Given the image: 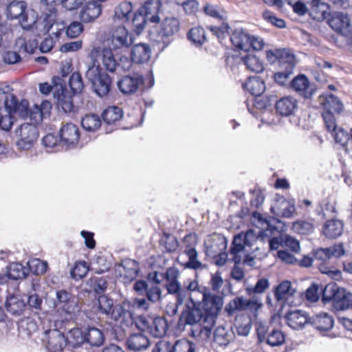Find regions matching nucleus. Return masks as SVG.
Segmentation results:
<instances>
[{
    "mask_svg": "<svg viewBox=\"0 0 352 352\" xmlns=\"http://www.w3.org/2000/svg\"><path fill=\"white\" fill-rule=\"evenodd\" d=\"M190 298L192 302V306H186V309L182 311L179 318L178 326L179 327H184L187 324L193 325L199 323L202 329L206 331V334H210L214 327H208L204 324L205 314L201 308L195 305V302H193L192 297H190Z\"/></svg>",
    "mask_w": 352,
    "mask_h": 352,
    "instance_id": "nucleus-10",
    "label": "nucleus"
},
{
    "mask_svg": "<svg viewBox=\"0 0 352 352\" xmlns=\"http://www.w3.org/2000/svg\"><path fill=\"white\" fill-rule=\"evenodd\" d=\"M161 9V0H146L139 10L147 17L148 21L159 23L160 21L159 14Z\"/></svg>",
    "mask_w": 352,
    "mask_h": 352,
    "instance_id": "nucleus-24",
    "label": "nucleus"
},
{
    "mask_svg": "<svg viewBox=\"0 0 352 352\" xmlns=\"http://www.w3.org/2000/svg\"><path fill=\"white\" fill-rule=\"evenodd\" d=\"M52 85L48 82H43L39 85V90L44 95L49 94L51 91L54 95L56 90L59 89L60 85H63V79L58 76H54L52 79Z\"/></svg>",
    "mask_w": 352,
    "mask_h": 352,
    "instance_id": "nucleus-58",
    "label": "nucleus"
},
{
    "mask_svg": "<svg viewBox=\"0 0 352 352\" xmlns=\"http://www.w3.org/2000/svg\"><path fill=\"white\" fill-rule=\"evenodd\" d=\"M320 103L323 111L340 114L344 109L342 101L333 94H324L320 96Z\"/></svg>",
    "mask_w": 352,
    "mask_h": 352,
    "instance_id": "nucleus-27",
    "label": "nucleus"
},
{
    "mask_svg": "<svg viewBox=\"0 0 352 352\" xmlns=\"http://www.w3.org/2000/svg\"><path fill=\"white\" fill-rule=\"evenodd\" d=\"M287 324L294 329H302L307 323L310 322L311 318L300 310L289 311L285 316Z\"/></svg>",
    "mask_w": 352,
    "mask_h": 352,
    "instance_id": "nucleus-31",
    "label": "nucleus"
},
{
    "mask_svg": "<svg viewBox=\"0 0 352 352\" xmlns=\"http://www.w3.org/2000/svg\"><path fill=\"white\" fill-rule=\"evenodd\" d=\"M5 107L9 114L19 112L20 114L27 113L28 111V102H19L17 97L13 94L7 96L5 99Z\"/></svg>",
    "mask_w": 352,
    "mask_h": 352,
    "instance_id": "nucleus-36",
    "label": "nucleus"
},
{
    "mask_svg": "<svg viewBox=\"0 0 352 352\" xmlns=\"http://www.w3.org/2000/svg\"><path fill=\"white\" fill-rule=\"evenodd\" d=\"M227 241L224 237L216 236L208 239L205 242V254L208 257L214 256L216 254L226 250Z\"/></svg>",
    "mask_w": 352,
    "mask_h": 352,
    "instance_id": "nucleus-30",
    "label": "nucleus"
},
{
    "mask_svg": "<svg viewBox=\"0 0 352 352\" xmlns=\"http://www.w3.org/2000/svg\"><path fill=\"white\" fill-rule=\"evenodd\" d=\"M261 306L262 303L257 299H245L242 296H236L226 305L225 310L231 316L236 312L248 309L257 311Z\"/></svg>",
    "mask_w": 352,
    "mask_h": 352,
    "instance_id": "nucleus-14",
    "label": "nucleus"
},
{
    "mask_svg": "<svg viewBox=\"0 0 352 352\" xmlns=\"http://www.w3.org/2000/svg\"><path fill=\"white\" fill-rule=\"evenodd\" d=\"M51 109V103L47 100L43 101L36 111L30 112L31 120H34L36 123L41 122L44 118L50 115Z\"/></svg>",
    "mask_w": 352,
    "mask_h": 352,
    "instance_id": "nucleus-54",
    "label": "nucleus"
},
{
    "mask_svg": "<svg viewBox=\"0 0 352 352\" xmlns=\"http://www.w3.org/2000/svg\"><path fill=\"white\" fill-rule=\"evenodd\" d=\"M123 276L129 280L134 279L138 275V263L134 260H128L123 263Z\"/></svg>",
    "mask_w": 352,
    "mask_h": 352,
    "instance_id": "nucleus-60",
    "label": "nucleus"
},
{
    "mask_svg": "<svg viewBox=\"0 0 352 352\" xmlns=\"http://www.w3.org/2000/svg\"><path fill=\"white\" fill-rule=\"evenodd\" d=\"M151 50L148 45L144 43L136 44L133 46L131 52V63L138 64L147 62L151 57Z\"/></svg>",
    "mask_w": 352,
    "mask_h": 352,
    "instance_id": "nucleus-32",
    "label": "nucleus"
},
{
    "mask_svg": "<svg viewBox=\"0 0 352 352\" xmlns=\"http://www.w3.org/2000/svg\"><path fill=\"white\" fill-rule=\"evenodd\" d=\"M122 116V109L116 106L107 107L102 113L104 122L109 125L115 124Z\"/></svg>",
    "mask_w": 352,
    "mask_h": 352,
    "instance_id": "nucleus-45",
    "label": "nucleus"
},
{
    "mask_svg": "<svg viewBox=\"0 0 352 352\" xmlns=\"http://www.w3.org/2000/svg\"><path fill=\"white\" fill-rule=\"evenodd\" d=\"M54 98L57 100L58 107L64 112L70 113L75 111L73 95L68 91L64 84L60 85L59 89L56 91Z\"/></svg>",
    "mask_w": 352,
    "mask_h": 352,
    "instance_id": "nucleus-22",
    "label": "nucleus"
},
{
    "mask_svg": "<svg viewBox=\"0 0 352 352\" xmlns=\"http://www.w3.org/2000/svg\"><path fill=\"white\" fill-rule=\"evenodd\" d=\"M113 50L109 47L102 50V64L104 69L110 72H115L117 67H120L124 71L129 70L132 65L129 59L126 57H121L120 63H117L112 52Z\"/></svg>",
    "mask_w": 352,
    "mask_h": 352,
    "instance_id": "nucleus-17",
    "label": "nucleus"
},
{
    "mask_svg": "<svg viewBox=\"0 0 352 352\" xmlns=\"http://www.w3.org/2000/svg\"><path fill=\"white\" fill-rule=\"evenodd\" d=\"M131 21L129 20L128 23H131V28L138 34H140L145 28L146 21H148L147 17L140 12L133 13Z\"/></svg>",
    "mask_w": 352,
    "mask_h": 352,
    "instance_id": "nucleus-50",
    "label": "nucleus"
},
{
    "mask_svg": "<svg viewBox=\"0 0 352 352\" xmlns=\"http://www.w3.org/2000/svg\"><path fill=\"white\" fill-rule=\"evenodd\" d=\"M268 57H274L280 65H285V68L295 67V56L286 49H276L267 52Z\"/></svg>",
    "mask_w": 352,
    "mask_h": 352,
    "instance_id": "nucleus-35",
    "label": "nucleus"
},
{
    "mask_svg": "<svg viewBox=\"0 0 352 352\" xmlns=\"http://www.w3.org/2000/svg\"><path fill=\"white\" fill-rule=\"evenodd\" d=\"M307 3L309 4L311 14L314 19L322 21L326 18L327 12L322 9L324 7L322 0H309Z\"/></svg>",
    "mask_w": 352,
    "mask_h": 352,
    "instance_id": "nucleus-52",
    "label": "nucleus"
},
{
    "mask_svg": "<svg viewBox=\"0 0 352 352\" xmlns=\"http://www.w3.org/2000/svg\"><path fill=\"white\" fill-rule=\"evenodd\" d=\"M85 332L78 327H74L70 329L66 337L67 344L71 345L73 348L80 346L85 342Z\"/></svg>",
    "mask_w": 352,
    "mask_h": 352,
    "instance_id": "nucleus-46",
    "label": "nucleus"
},
{
    "mask_svg": "<svg viewBox=\"0 0 352 352\" xmlns=\"http://www.w3.org/2000/svg\"><path fill=\"white\" fill-rule=\"evenodd\" d=\"M296 292L292 288V283L289 280H283L275 288L274 298L276 301H283L289 303V298L292 297Z\"/></svg>",
    "mask_w": 352,
    "mask_h": 352,
    "instance_id": "nucleus-37",
    "label": "nucleus"
},
{
    "mask_svg": "<svg viewBox=\"0 0 352 352\" xmlns=\"http://www.w3.org/2000/svg\"><path fill=\"white\" fill-rule=\"evenodd\" d=\"M184 254L188 260L184 264L185 268L197 270L202 267V263L198 260V252L196 250L198 243L197 235L195 233L186 234L182 240Z\"/></svg>",
    "mask_w": 352,
    "mask_h": 352,
    "instance_id": "nucleus-12",
    "label": "nucleus"
},
{
    "mask_svg": "<svg viewBox=\"0 0 352 352\" xmlns=\"http://www.w3.org/2000/svg\"><path fill=\"white\" fill-rule=\"evenodd\" d=\"M333 318L327 313H320L310 319L311 324L320 331H327L333 326Z\"/></svg>",
    "mask_w": 352,
    "mask_h": 352,
    "instance_id": "nucleus-38",
    "label": "nucleus"
},
{
    "mask_svg": "<svg viewBox=\"0 0 352 352\" xmlns=\"http://www.w3.org/2000/svg\"><path fill=\"white\" fill-rule=\"evenodd\" d=\"M243 87L254 96H261L265 90V82L258 76L249 77L243 84Z\"/></svg>",
    "mask_w": 352,
    "mask_h": 352,
    "instance_id": "nucleus-40",
    "label": "nucleus"
},
{
    "mask_svg": "<svg viewBox=\"0 0 352 352\" xmlns=\"http://www.w3.org/2000/svg\"><path fill=\"white\" fill-rule=\"evenodd\" d=\"M16 47L21 53L32 54L38 46L36 38L31 39V36L24 34L18 38L15 43Z\"/></svg>",
    "mask_w": 352,
    "mask_h": 352,
    "instance_id": "nucleus-43",
    "label": "nucleus"
},
{
    "mask_svg": "<svg viewBox=\"0 0 352 352\" xmlns=\"http://www.w3.org/2000/svg\"><path fill=\"white\" fill-rule=\"evenodd\" d=\"M15 133L19 137L16 144L21 150L31 148L38 138V130L35 124H22Z\"/></svg>",
    "mask_w": 352,
    "mask_h": 352,
    "instance_id": "nucleus-13",
    "label": "nucleus"
},
{
    "mask_svg": "<svg viewBox=\"0 0 352 352\" xmlns=\"http://www.w3.org/2000/svg\"><path fill=\"white\" fill-rule=\"evenodd\" d=\"M250 235H252V233L247 232L245 234L241 233L234 236L230 253L233 256L232 260L235 263H239L241 261V256H238V254L244 250L245 246L251 245L248 240Z\"/></svg>",
    "mask_w": 352,
    "mask_h": 352,
    "instance_id": "nucleus-26",
    "label": "nucleus"
},
{
    "mask_svg": "<svg viewBox=\"0 0 352 352\" xmlns=\"http://www.w3.org/2000/svg\"><path fill=\"white\" fill-rule=\"evenodd\" d=\"M43 4V14L45 16V20L50 25L48 27L52 28L56 17H57L56 6L60 4L62 6V0H41Z\"/></svg>",
    "mask_w": 352,
    "mask_h": 352,
    "instance_id": "nucleus-42",
    "label": "nucleus"
},
{
    "mask_svg": "<svg viewBox=\"0 0 352 352\" xmlns=\"http://www.w3.org/2000/svg\"><path fill=\"white\" fill-rule=\"evenodd\" d=\"M252 195L250 199V206L255 209H258L263 204L265 200L264 190L258 186H256L253 190H250Z\"/></svg>",
    "mask_w": 352,
    "mask_h": 352,
    "instance_id": "nucleus-59",
    "label": "nucleus"
},
{
    "mask_svg": "<svg viewBox=\"0 0 352 352\" xmlns=\"http://www.w3.org/2000/svg\"><path fill=\"white\" fill-rule=\"evenodd\" d=\"M6 15L10 20H17L21 27L25 30H30L36 23L35 19L28 16V5L25 1L14 0L8 4Z\"/></svg>",
    "mask_w": 352,
    "mask_h": 352,
    "instance_id": "nucleus-6",
    "label": "nucleus"
},
{
    "mask_svg": "<svg viewBox=\"0 0 352 352\" xmlns=\"http://www.w3.org/2000/svg\"><path fill=\"white\" fill-rule=\"evenodd\" d=\"M132 43V38L124 25L117 27L112 32L111 38L107 41L109 47L114 51L128 48Z\"/></svg>",
    "mask_w": 352,
    "mask_h": 352,
    "instance_id": "nucleus-15",
    "label": "nucleus"
},
{
    "mask_svg": "<svg viewBox=\"0 0 352 352\" xmlns=\"http://www.w3.org/2000/svg\"><path fill=\"white\" fill-rule=\"evenodd\" d=\"M5 307L8 312L13 316L21 315L25 307L26 304L21 298L18 293L8 295L5 302Z\"/></svg>",
    "mask_w": 352,
    "mask_h": 352,
    "instance_id": "nucleus-29",
    "label": "nucleus"
},
{
    "mask_svg": "<svg viewBox=\"0 0 352 352\" xmlns=\"http://www.w3.org/2000/svg\"><path fill=\"white\" fill-rule=\"evenodd\" d=\"M133 323L140 331H147L150 334L157 338L164 336L168 330L167 321L163 317L146 318L144 316H139L136 319L133 318Z\"/></svg>",
    "mask_w": 352,
    "mask_h": 352,
    "instance_id": "nucleus-9",
    "label": "nucleus"
},
{
    "mask_svg": "<svg viewBox=\"0 0 352 352\" xmlns=\"http://www.w3.org/2000/svg\"><path fill=\"white\" fill-rule=\"evenodd\" d=\"M297 108V100L292 96H284L275 103V111L280 116L292 115Z\"/></svg>",
    "mask_w": 352,
    "mask_h": 352,
    "instance_id": "nucleus-28",
    "label": "nucleus"
},
{
    "mask_svg": "<svg viewBox=\"0 0 352 352\" xmlns=\"http://www.w3.org/2000/svg\"><path fill=\"white\" fill-rule=\"evenodd\" d=\"M98 309L100 314L109 316L122 327L133 324V316L124 307V304L114 305L113 300L106 295L98 296Z\"/></svg>",
    "mask_w": 352,
    "mask_h": 352,
    "instance_id": "nucleus-4",
    "label": "nucleus"
},
{
    "mask_svg": "<svg viewBox=\"0 0 352 352\" xmlns=\"http://www.w3.org/2000/svg\"><path fill=\"white\" fill-rule=\"evenodd\" d=\"M345 253L342 244L334 245L329 248H318L314 252V261L320 272L327 274L332 279L338 280L342 278L341 271L331 263L333 257L339 258Z\"/></svg>",
    "mask_w": 352,
    "mask_h": 352,
    "instance_id": "nucleus-2",
    "label": "nucleus"
},
{
    "mask_svg": "<svg viewBox=\"0 0 352 352\" xmlns=\"http://www.w3.org/2000/svg\"><path fill=\"white\" fill-rule=\"evenodd\" d=\"M56 306L69 314L74 313L78 308L74 296L64 289L57 291Z\"/></svg>",
    "mask_w": 352,
    "mask_h": 352,
    "instance_id": "nucleus-20",
    "label": "nucleus"
},
{
    "mask_svg": "<svg viewBox=\"0 0 352 352\" xmlns=\"http://www.w3.org/2000/svg\"><path fill=\"white\" fill-rule=\"evenodd\" d=\"M322 300L325 302L331 301L334 309L338 311L352 308V294L336 285L325 287Z\"/></svg>",
    "mask_w": 352,
    "mask_h": 352,
    "instance_id": "nucleus-7",
    "label": "nucleus"
},
{
    "mask_svg": "<svg viewBox=\"0 0 352 352\" xmlns=\"http://www.w3.org/2000/svg\"><path fill=\"white\" fill-rule=\"evenodd\" d=\"M129 349L133 351H140L146 349L150 345V341L142 332L132 333L126 340Z\"/></svg>",
    "mask_w": 352,
    "mask_h": 352,
    "instance_id": "nucleus-34",
    "label": "nucleus"
},
{
    "mask_svg": "<svg viewBox=\"0 0 352 352\" xmlns=\"http://www.w3.org/2000/svg\"><path fill=\"white\" fill-rule=\"evenodd\" d=\"M100 117L94 113L85 115L81 120V125L87 131H96L101 126Z\"/></svg>",
    "mask_w": 352,
    "mask_h": 352,
    "instance_id": "nucleus-49",
    "label": "nucleus"
},
{
    "mask_svg": "<svg viewBox=\"0 0 352 352\" xmlns=\"http://www.w3.org/2000/svg\"><path fill=\"white\" fill-rule=\"evenodd\" d=\"M181 23L175 16H166L157 27H153L148 33V38L153 45L164 50L174 40L180 30Z\"/></svg>",
    "mask_w": 352,
    "mask_h": 352,
    "instance_id": "nucleus-1",
    "label": "nucleus"
},
{
    "mask_svg": "<svg viewBox=\"0 0 352 352\" xmlns=\"http://www.w3.org/2000/svg\"><path fill=\"white\" fill-rule=\"evenodd\" d=\"M86 77L91 82L96 94L100 97L107 96L111 89L112 79L109 74L89 67Z\"/></svg>",
    "mask_w": 352,
    "mask_h": 352,
    "instance_id": "nucleus-11",
    "label": "nucleus"
},
{
    "mask_svg": "<svg viewBox=\"0 0 352 352\" xmlns=\"http://www.w3.org/2000/svg\"><path fill=\"white\" fill-rule=\"evenodd\" d=\"M187 36L188 38L197 45H201L206 41L205 30L201 27L192 28Z\"/></svg>",
    "mask_w": 352,
    "mask_h": 352,
    "instance_id": "nucleus-56",
    "label": "nucleus"
},
{
    "mask_svg": "<svg viewBox=\"0 0 352 352\" xmlns=\"http://www.w3.org/2000/svg\"><path fill=\"white\" fill-rule=\"evenodd\" d=\"M201 309L205 314L204 324L209 327H214L218 315L222 309L223 296L211 292L208 287L202 289Z\"/></svg>",
    "mask_w": 352,
    "mask_h": 352,
    "instance_id": "nucleus-5",
    "label": "nucleus"
},
{
    "mask_svg": "<svg viewBox=\"0 0 352 352\" xmlns=\"http://www.w3.org/2000/svg\"><path fill=\"white\" fill-rule=\"evenodd\" d=\"M133 13V4L130 1H122L115 9L113 20L129 23Z\"/></svg>",
    "mask_w": 352,
    "mask_h": 352,
    "instance_id": "nucleus-41",
    "label": "nucleus"
},
{
    "mask_svg": "<svg viewBox=\"0 0 352 352\" xmlns=\"http://www.w3.org/2000/svg\"><path fill=\"white\" fill-rule=\"evenodd\" d=\"M208 284L210 287L209 289H211V292L219 294L220 289L223 284L221 272L217 271L215 273H212Z\"/></svg>",
    "mask_w": 352,
    "mask_h": 352,
    "instance_id": "nucleus-62",
    "label": "nucleus"
},
{
    "mask_svg": "<svg viewBox=\"0 0 352 352\" xmlns=\"http://www.w3.org/2000/svg\"><path fill=\"white\" fill-rule=\"evenodd\" d=\"M314 219L298 220L293 223V230L299 234L308 235L314 232Z\"/></svg>",
    "mask_w": 352,
    "mask_h": 352,
    "instance_id": "nucleus-47",
    "label": "nucleus"
},
{
    "mask_svg": "<svg viewBox=\"0 0 352 352\" xmlns=\"http://www.w3.org/2000/svg\"><path fill=\"white\" fill-rule=\"evenodd\" d=\"M230 41L235 47L245 52L250 50L259 51L264 47L262 38L250 35L247 31L242 29H236L232 33Z\"/></svg>",
    "mask_w": 352,
    "mask_h": 352,
    "instance_id": "nucleus-8",
    "label": "nucleus"
},
{
    "mask_svg": "<svg viewBox=\"0 0 352 352\" xmlns=\"http://www.w3.org/2000/svg\"><path fill=\"white\" fill-rule=\"evenodd\" d=\"M85 342L94 346H98L104 342L102 332L96 327H89L85 331Z\"/></svg>",
    "mask_w": 352,
    "mask_h": 352,
    "instance_id": "nucleus-48",
    "label": "nucleus"
},
{
    "mask_svg": "<svg viewBox=\"0 0 352 352\" xmlns=\"http://www.w3.org/2000/svg\"><path fill=\"white\" fill-rule=\"evenodd\" d=\"M343 223L338 219H330L324 222L322 226L323 234L329 239H336L343 232Z\"/></svg>",
    "mask_w": 352,
    "mask_h": 352,
    "instance_id": "nucleus-39",
    "label": "nucleus"
},
{
    "mask_svg": "<svg viewBox=\"0 0 352 352\" xmlns=\"http://www.w3.org/2000/svg\"><path fill=\"white\" fill-rule=\"evenodd\" d=\"M173 352H194L193 343L186 339L177 340L173 346Z\"/></svg>",
    "mask_w": 352,
    "mask_h": 352,
    "instance_id": "nucleus-64",
    "label": "nucleus"
},
{
    "mask_svg": "<svg viewBox=\"0 0 352 352\" xmlns=\"http://www.w3.org/2000/svg\"><path fill=\"white\" fill-rule=\"evenodd\" d=\"M265 339L267 344L276 346L285 342V336L280 330L273 329L267 331Z\"/></svg>",
    "mask_w": 352,
    "mask_h": 352,
    "instance_id": "nucleus-55",
    "label": "nucleus"
},
{
    "mask_svg": "<svg viewBox=\"0 0 352 352\" xmlns=\"http://www.w3.org/2000/svg\"><path fill=\"white\" fill-rule=\"evenodd\" d=\"M143 84L144 78L142 76H124L118 82V87L124 94H131L136 92Z\"/></svg>",
    "mask_w": 352,
    "mask_h": 352,
    "instance_id": "nucleus-23",
    "label": "nucleus"
},
{
    "mask_svg": "<svg viewBox=\"0 0 352 352\" xmlns=\"http://www.w3.org/2000/svg\"><path fill=\"white\" fill-rule=\"evenodd\" d=\"M166 280V289L168 294H174L177 298V302L182 304L186 298L188 292H198L202 295V288L196 280H188V285L182 288L178 278L179 272L177 269L170 267L166 269L164 274Z\"/></svg>",
    "mask_w": 352,
    "mask_h": 352,
    "instance_id": "nucleus-3",
    "label": "nucleus"
},
{
    "mask_svg": "<svg viewBox=\"0 0 352 352\" xmlns=\"http://www.w3.org/2000/svg\"><path fill=\"white\" fill-rule=\"evenodd\" d=\"M60 142L67 148L76 146L80 138V132L77 125L67 122L63 124L59 130Z\"/></svg>",
    "mask_w": 352,
    "mask_h": 352,
    "instance_id": "nucleus-16",
    "label": "nucleus"
},
{
    "mask_svg": "<svg viewBox=\"0 0 352 352\" xmlns=\"http://www.w3.org/2000/svg\"><path fill=\"white\" fill-rule=\"evenodd\" d=\"M101 3L96 1H90L82 7L79 14V18L82 23H91L101 14Z\"/></svg>",
    "mask_w": 352,
    "mask_h": 352,
    "instance_id": "nucleus-21",
    "label": "nucleus"
},
{
    "mask_svg": "<svg viewBox=\"0 0 352 352\" xmlns=\"http://www.w3.org/2000/svg\"><path fill=\"white\" fill-rule=\"evenodd\" d=\"M89 270V265L84 261H76L70 270L72 278L76 280L83 278Z\"/></svg>",
    "mask_w": 352,
    "mask_h": 352,
    "instance_id": "nucleus-53",
    "label": "nucleus"
},
{
    "mask_svg": "<svg viewBox=\"0 0 352 352\" xmlns=\"http://www.w3.org/2000/svg\"><path fill=\"white\" fill-rule=\"evenodd\" d=\"M230 335L223 327H218L214 331V341L221 346H226L230 342Z\"/></svg>",
    "mask_w": 352,
    "mask_h": 352,
    "instance_id": "nucleus-61",
    "label": "nucleus"
},
{
    "mask_svg": "<svg viewBox=\"0 0 352 352\" xmlns=\"http://www.w3.org/2000/svg\"><path fill=\"white\" fill-rule=\"evenodd\" d=\"M46 347L50 352L61 351L67 344L65 334L58 329L45 331Z\"/></svg>",
    "mask_w": 352,
    "mask_h": 352,
    "instance_id": "nucleus-19",
    "label": "nucleus"
},
{
    "mask_svg": "<svg viewBox=\"0 0 352 352\" xmlns=\"http://www.w3.org/2000/svg\"><path fill=\"white\" fill-rule=\"evenodd\" d=\"M269 280L266 278H259L254 287L246 289V293L250 296L257 297L258 295L263 294L270 287Z\"/></svg>",
    "mask_w": 352,
    "mask_h": 352,
    "instance_id": "nucleus-51",
    "label": "nucleus"
},
{
    "mask_svg": "<svg viewBox=\"0 0 352 352\" xmlns=\"http://www.w3.org/2000/svg\"><path fill=\"white\" fill-rule=\"evenodd\" d=\"M290 87L305 98H309L314 93V89L310 87L308 78L305 74H299L291 82Z\"/></svg>",
    "mask_w": 352,
    "mask_h": 352,
    "instance_id": "nucleus-25",
    "label": "nucleus"
},
{
    "mask_svg": "<svg viewBox=\"0 0 352 352\" xmlns=\"http://www.w3.org/2000/svg\"><path fill=\"white\" fill-rule=\"evenodd\" d=\"M271 211L276 216L290 218L296 212L294 199H287L283 196L277 198L271 208Z\"/></svg>",
    "mask_w": 352,
    "mask_h": 352,
    "instance_id": "nucleus-18",
    "label": "nucleus"
},
{
    "mask_svg": "<svg viewBox=\"0 0 352 352\" xmlns=\"http://www.w3.org/2000/svg\"><path fill=\"white\" fill-rule=\"evenodd\" d=\"M69 85L73 95L80 94L84 89V82L79 72H74L69 77Z\"/></svg>",
    "mask_w": 352,
    "mask_h": 352,
    "instance_id": "nucleus-57",
    "label": "nucleus"
},
{
    "mask_svg": "<svg viewBox=\"0 0 352 352\" xmlns=\"http://www.w3.org/2000/svg\"><path fill=\"white\" fill-rule=\"evenodd\" d=\"M246 69L254 73H261L264 70L263 62L254 54H247L241 58Z\"/></svg>",
    "mask_w": 352,
    "mask_h": 352,
    "instance_id": "nucleus-44",
    "label": "nucleus"
},
{
    "mask_svg": "<svg viewBox=\"0 0 352 352\" xmlns=\"http://www.w3.org/2000/svg\"><path fill=\"white\" fill-rule=\"evenodd\" d=\"M329 26L336 32L343 34L348 30L350 21L347 14L342 12H333L328 21Z\"/></svg>",
    "mask_w": 352,
    "mask_h": 352,
    "instance_id": "nucleus-33",
    "label": "nucleus"
},
{
    "mask_svg": "<svg viewBox=\"0 0 352 352\" xmlns=\"http://www.w3.org/2000/svg\"><path fill=\"white\" fill-rule=\"evenodd\" d=\"M292 8L293 12L298 16L305 15L309 9L304 0H285Z\"/></svg>",
    "mask_w": 352,
    "mask_h": 352,
    "instance_id": "nucleus-63",
    "label": "nucleus"
}]
</instances>
